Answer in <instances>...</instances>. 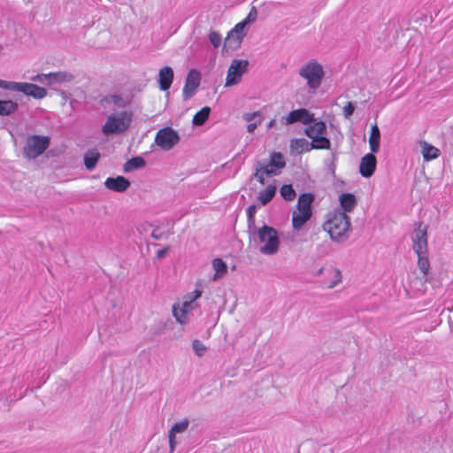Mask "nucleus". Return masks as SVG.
<instances>
[{
	"label": "nucleus",
	"instance_id": "1",
	"mask_svg": "<svg viewBox=\"0 0 453 453\" xmlns=\"http://www.w3.org/2000/svg\"><path fill=\"white\" fill-rule=\"evenodd\" d=\"M323 229L333 241L343 242L348 239L351 231L350 218L345 212L335 211L328 215Z\"/></svg>",
	"mask_w": 453,
	"mask_h": 453
},
{
	"label": "nucleus",
	"instance_id": "2",
	"mask_svg": "<svg viewBox=\"0 0 453 453\" xmlns=\"http://www.w3.org/2000/svg\"><path fill=\"white\" fill-rule=\"evenodd\" d=\"M285 165L283 155L280 152H273L269 162H257L254 177L261 185H264L265 178L278 175Z\"/></svg>",
	"mask_w": 453,
	"mask_h": 453
},
{
	"label": "nucleus",
	"instance_id": "3",
	"mask_svg": "<svg viewBox=\"0 0 453 453\" xmlns=\"http://www.w3.org/2000/svg\"><path fill=\"white\" fill-rule=\"evenodd\" d=\"M313 201L314 196L311 193H303L299 196L296 207L292 213V226L294 229L300 230L311 219Z\"/></svg>",
	"mask_w": 453,
	"mask_h": 453
},
{
	"label": "nucleus",
	"instance_id": "4",
	"mask_svg": "<svg viewBox=\"0 0 453 453\" xmlns=\"http://www.w3.org/2000/svg\"><path fill=\"white\" fill-rule=\"evenodd\" d=\"M305 128L304 134L311 139V147L314 150H329L331 146L330 140L326 137V126L319 120L313 121Z\"/></svg>",
	"mask_w": 453,
	"mask_h": 453
},
{
	"label": "nucleus",
	"instance_id": "5",
	"mask_svg": "<svg viewBox=\"0 0 453 453\" xmlns=\"http://www.w3.org/2000/svg\"><path fill=\"white\" fill-rule=\"evenodd\" d=\"M259 242L264 243L260 252L265 255H273L278 252L280 238L278 232L272 226H263L257 230Z\"/></svg>",
	"mask_w": 453,
	"mask_h": 453
},
{
	"label": "nucleus",
	"instance_id": "6",
	"mask_svg": "<svg viewBox=\"0 0 453 453\" xmlns=\"http://www.w3.org/2000/svg\"><path fill=\"white\" fill-rule=\"evenodd\" d=\"M299 75L306 80L310 88H318L325 76L323 66L317 60H311L299 71Z\"/></svg>",
	"mask_w": 453,
	"mask_h": 453
},
{
	"label": "nucleus",
	"instance_id": "7",
	"mask_svg": "<svg viewBox=\"0 0 453 453\" xmlns=\"http://www.w3.org/2000/svg\"><path fill=\"white\" fill-rule=\"evenodd\" d=\"M131 123V113L122 111L119 114H111L108 117L105 124L102 127L104 135L120 134L128 129Z\"/></svg>",
	"mask_w": 453,
	"mask_h": 453
},
{
	"label": "nucleus",
	"instance_id": "8",
	"mask_svg": "<svg viewBox=\"0 0 453 453\" xmlns=\"http://www.w3.org/2000/svg\"><path fill=\"white\" fill-rule=\"evenodd\" d=\"M50 142L49 136L37 134L28 136L23 148L24 156L28 159L36 158L49 148Z\"/></svg>",
	"mask_w": 453,
	"mask_h": 453
},
{
	"label": "nucleus",
	"instance_id": "9",
	"mask_svg": "<svg viewBox=\"0 0 453 453\" xmlns=\"http://www.w3.org/2000/svg\"><path fill=\"white\" fill-rule=\"evenodd\" d=\"M249 62L246 59H234L227 70L226 78V86L231 87L238 84L242 76L248 70Z\"/></svg>",
	"mask_w": 453,
	"mask_h": 453
},
{
	"label": "nucleus",
	"instance_id": "10",
	"mask_svg": "<svg viewBox=\"0 0 453 453\" xmlns=\"http://www.w3.org/2000/svg\"><path fill=\"white\" fill-rule=\"evenodd\" d=\"M245 27L246 22H239L228 32L223 50H234L240 47L243 37L246 35Z\"/></svg>",
	"mask_w": 453,
	"mask_h": 453
},
{
	"label": "nucleus",
	"instance_id": "11",
	"mask_svg": "<svg viewBox=\"0 0 453 453\" xmlns=\"http://www.w3.org/2000/svg\"><path fill=\"white\" fill-rule=\"evenodd\" d=\"M179 134L171 127L159 129L155 137L156 144L164 150H171L179 142Z\"/></svg>",
	"mask_w": 453,
	"mask_h": 453
},
{
	"label": "nucleus",
	"instance_id": "12",
	"mask_svg": "<svg viewBox=\"0 0 453 453\" xmlns=\"http://www.w3.org/2000/svg\"><path fill=\"white\" fill-rule=\"evenodd\" d=\"M412 247L417 255L428 253L427 247V226L422 223H418L414 230L412 237Z\"/></svg>",
	"mask_w": 453,
	"mask_h": 453
},
{
	"label": "nucleus",
	"instance_id": "13",
	"mask_svg": "<svg viewBox=\"0 0 453 453\" xmlns=\"http://www.w3.org/2000/svg\"><path fill=\"white\" fill-rule=\"evenodd\" d=\"M319 273L323 276L321 283L326 288H333L342 281V273L337 268L323 267L319 270Z\"/></svg>",
	"mask_w": 453,
	"mask_h": 453
},
{
	"label": "nucleus",
	"instance_id": "14",
	"mask_svg": "<svg viewBox=\"0 0 453 453\" xmlns=\"http://www.w3.org/2000/svg\"><path fill=\"white\" fill-rule=\"evenodd\" d=\"M14 91L21 92L35 99H42L47 96V90L44 88L28 82H16Z\"/></svg>",
	"mask_w": 453,
	"mask_h": 453
},
{
	"label": "nucleus",
	"instance_id": "15",
	"mask_svg": "<svg viewBox=\"0 0 453 453\" xmlns=\"http://www.w3.org/2000/svg\"><path fill=\"white\" fill-rule=\"evenodd\" d=\"M285 125H292L296 122H301L308 125L313 121V115L306 109L300 108L294 110L289 114L282 119Z\"/></svg>",
	"mask_w": 453,
	"mask_h": 453
},
{
	"label": "nucleus",
	"instance_id": "16",
	"mask_svg": "<svg viewBox=\"0 0 453 453\" xmlns=\"http://www.w3.org/2000/svg\"><path fill=\"white\" fill-rule=\"evenodd\" d=\"M200 80L201 76L198 71L192 69L188 72L182 91L185 99L190 98L193 96L200 84Z\"/></svg>",
	"mask_w": 453,
	"mask_h": 453
},
{
	"label": "nucleus",
	"instance_id": "17",
	"mask_svg": "<svg viewBox=\"0 0 453 453\" xmlns=\"http://www.w3.org/2000/svg\"><path fill=\"white\" fill-rule=\"evenodd\" d=\"M377 159L373 153L365 155L360 161L359 173L365 178L371 177L376 169Z\"/></svg>",
	"mask_w": 453,
	"mask_h": 453
},
{
	"label": "nucleus",
	"instance_id": "18",
	"mask_svg": "<svg viewBox=\"0 0 453 453\" xmlns=\"http://www.w3.org/2000/svg\"><path fill=\"white\" fill-rule=\"evenodd\" d=\"M104 186L114 192H124L129 188L130 181L123 176L109 177L105 180Z\"/></svg>",
	"mask_w": 453,
	"mask_h": 453
},
{
	"label": "nucleus",
	"instance_id": "19",
	"mask_svg": "<svg viewBox=\"0 0 453 453\" xmlns=\"http://www.w3.org/2000/svg\"><path fill=\"white\" fill-rule=\"evenodd\" d=\"M311 150H314V148L311 147V142H309L304 138H296L290 141L289 150L291 155H300Z\"/></svg>",
	"mask_w": 453,
	"mask_h": 453
},
{
	"label": "nucleus",
	"instance_id": "20",
	"mask_svg": "<svg viewBox=\"0 0 453 453\" xmlns=\"http://www.w3.org/2000/svg\"><path fill=\"white\" fill-rule=\"evenodd\" d=\"M173 81V71L170 66H164L158 73L159 88L165 91L170 88Z\"/></svg>",
	"mask_w": 453,
	"mask_h": 453
},
{
	"label": "nucleus",
	"instance_id": "21",
	"mask_svg": "<svg viewBox=\"0 0 453 453\" xmlns=\"http://www.w3.org/2000/svg\"><path fill=\"white\" fill-rule=\"evenodd\" d=\"M188 427V420L184 419L179 423L174 424L169 431V446L170 452L173 453L175 449L176 440L175 435L179 433L185 432Z\"/></svg>",
	"mask_w": 453,
	"mask_h": 453
},
{
	"label": "nucleus",
	"instance_id": "22",
	"mask_svg": "<svg viewBox=\"0 0 453 453\" xmlns=\"http://www.w3.org/2000/svg\"><path fill=\"white\" fill-rule=\"evenodd\" d=\"M380 132L376 124L372 126L369 136V145L372 153H377L380 149Z\"/></svg>",
	"mask_w": 453,
	"mask_h": 453
},
{
	"label": "nucleus",
	"instance_id": "23",
	"mask_svg": "<svg viewBox=\"0 0 453 453\" xmlns=\"http://www.w3.org/2000/svg\"><path fill=\"white\" fill-rule=\"evenodd\" d=\"M340 203L343 209L342 212H351L357 205V200L353 194L344 193L340 196Z\"/></svg>",
	"mask_w": 453,
	"mask_h": 453
},
{
	"label": "nucleus",
	"instance_id": "24",
	"mask_svg": "<svg viewBox=\"0 0 453 453\" xmlns=\"http://www.w3.org/2000/svg\"><path fill=\"white\" fill-rule=\"evenodd\" d=\"M100 158V153L97 150L92 149L88 150L84 155V165L88 170H92L96 167Z\"/></svg>",
	"mask_w": 453,
	"mask_h": 453
},
{
	"label": "nucleus",
	"instance_id": "25",
	"mask_svg": "<svg viewBox=\"0 0 453 453\" xmlns=\"http://www.w3.org/2000/svg\"><path fill=\"white\" fill-rule=\"evenodd\" d=\"M44 76L48 80L49 84L54 82L71 81L73 79V76L71 73L65 72L50 73Z\"/></svg>",
	"mask_w": 453,
	"mask_h": 453
},
{
	"label": "nucleus",
	"instance_id": "26",
	"mask_svg": "<svg viewBox=\"0 0 453 453\" xmlns=\"http://www.w3.org/2000/svg\"><path fill=\"white\" fill-rule=\"evenodd\" d=\"M422 156L425 161H430L440 156L439 149L424 142L422 143Z\"/></svg>",
	"mask_w": 453,
	"mask_h": 453
},
{
	"label": "nucleus",
	"instance_id": "27",
	"mask_svg": "<svg viewBox=\"0 0 453 453\" xmlns=\"http://www.w3.org/2000/svg\"><path fill=\"white\" fill-rule=\"evenodd\" d=\"M276 187L273 185L267 186L264 190L258 193L257 199L261 205L267 204L275 196Z\"/></svg>",
	"mask_w": 453,
	"mask_h": 453
},
{
	"label": "nucleus",
	"instance_id": "28",
	"mask_svg": "<svg viewBox=\"0 0 453 453\" xmlns=\"http://www.w3.org/2000/svg\"><path fill=\"white\" fill-rule=\"evenodd\" d=\"M19 105L12 100H0V116H9L17 111Z\"/></svg>",
	"mask_w": 453,
	"mask_h": 453
},
{
	"label": "nucleus",
	"instance_id": "29",
	"mask_svg": "<svg viewBox=\"0 0 453 453\" xmlns=\"http://www.w3.org/2000/svg\"><path fill=\"white\" fill-rule=\"evenodd\" d=\"M212 266L215 270L213 280H217L227 273L226 264L221 258H214L212 260Z\"/></svg>",
	"mask_w": 453,
	"mask_h": 453
},
{
	"label": "nucleus",
	"instance_id": "30",
	"mask_svg": "<svg viewBox=\"0 0 453 453\" xmlns=\"http://www.w3.org/2000/svg\"><path fill=\"white\" fill-rule=\"evenodd\" d=\"M211 113V108L209 106L203 107L200 111H198L193 117V124L195 126H202L203 125Z\"/></svg>",
	"mask_w": 453,
	"mask_h": 453
},
{
	"label": "nucleus",
	"instance_id": "31",
	"mask_svg": "<svg viewBox=\"0 0 453 453\" xmlns=\"http://www.w3.org/2000/svg\"><path fill=\"white\" fill-rule=\"evenodd\" d=\"M145 164L146 162L144 158L142 157H132L131 159L127 160L125 163L124 172L128 173L138 168H142L143 166H145Z\"/></svg>",
	"mask_w": 453,
	"mask_h": 453
},
{
	"label": "nucleus",
	"instance_id": "32",
	"mask_svg": "<svg viewBox=\"0 0 453 453\" xmlns=\"http://www.w3.org/2000/svg\"><path fill=\"white\" fill-rule=\"evenodd\" d=\"M418 256V267L424 276H427L430 272V261L428 253H422Z\"/></svg>",
	"mask_w": 453,
	"mask_h": 453
},
{
	"label": "nucleus",
	"instance_id": "33",
	"mask_svg": "<svg viewBox=\"0 0 453 453\" xmlns=\"http://www.w3.org/2000/svg\"><path fill=\"white\" fill-rule=\"evenodd\" d=\"M280 193L283 199L288 202L293 201L296 196L295 189L290 184L283 185L280 188Z\"/></svg>",
	"mask_w": 453,
	"mask_h": 453
},
{
	"label": "nucleus",
	"instance_id": "34",
	"mask_svg": "<svg viewBox=\"0 0 453 453\" xmlns=\"http://www.w3.org/2000/svg\"><path fill=\"white\" fill-rule=\"evenodd\" d=\"M173 315L178 322L180 324H184L187 321V316H188V310L182 309L179 305H173Z\"/></svg>",
	"mask_w": 453,
	"mask_h": 453
},
{
	"label": "nucleus",
	"instance_id": "35",
	"mask_svg": "<svg viewBox=\"0 0 453 453\" xmlns=\"http://www.w3.org/2000/svg\"><path fill=\"white\" fill-rule=\"evenodd\" d=\"M192 295V296H188L187 300L183 301L180 306L182 309L188 310V312L193 310L192 303L201 296L202 292L200 290H195Z\"/></svg>",
	"mask_w": 453,
	"mask_h": 453
},
{
	"label": "nucleus",
	"instance_id": "36",
	"mask_svg": "<svg viewBox=\"0 0 453 453\" xmlns=\"http://www.w3.org/2000/svg\"><path fill=\"white\" fill-rule=\"evenodd\" d=\"M209 39L211 43L213 45L214 48H218L221 43V35L215 31H211L209 34Z\"/></svg>",
	"mask_w": 453,
	"mask_h": 453
},
{
	"label": "nucleus",
	"instance_id": "37",
	"mask_svg": "<svg viewBox=\"0 0 453 453\" xmlns=\"http://www.w3.org/2000/svg\"><path fill=\"white\" fill-rule=\"evenodd\" d=\"M104 101L113 103L114 104L123 107L125 106L124 99L118 95H111L104 98Z\"/></svg>",
	"mask_w": 453,
	"mask_h": 453
},
{
	"label": "nucleus",
	"instance_id": "38",
	"mask_svg": "<svg viewBox=\"0 0 453 453\" xmlns=\"http://www.w3.org/2000/svg\"><path fill=\"white\" fill-rule=\"evenodd\" d=\"M193 349L195 350V352L196 353L197 356L201 357L203 355L204 351L206 350V347L204 346V344L200 342L199 340H195L193 342Z\"/></svg>",
	"mask_w": 453,
	"mask_h": 453
},
{
	"label": "nucleus",
	"instance_id": "39",
	"mask_svg": "<svg viewBox=\"0 0 453 453\" xmlns=\"http://www.w3.org/2000/svg\"><path fill=\"white\" fill-rule=\"evenodd\" d=\"M257 18V11L256 7H252L247 17L242 21L246 22V26L256 21Z\"/></svg>",
	"mask_w": 453,
	"mask_h": 453
},
{
	"label": "nucleus",
	"instance_id": "40",
	"mask_svg": "<svg viewBox=\"0 0 453 453\" xmlns=\"http://www.w3.org/2000/svg\"><path fill=\"white\" fill-rule=\"evenodd\" d=\"M15 84H16L15 81H6L0 80V88L7 89V90L14 91Z\"/></svg>",
	"mask_w": 453,
	"mask_h": 453
},
{
	"label": "nucleus",
	"instance_id": "41",
	"mask_svg": "<svg viewBox=\"0 0 453 453\" xmlns=\"http://www.w3.org/2000/svg\"><path fill=\"white\" fill-rule=\"evenodd\" d=\"M257 212V206L256 205H250L248 207L247 209V217H248V220L250 222H254V219H255V214Z\"/></svg>",
	"mask_w": 453,
	"mask_h": 453
},
{
	"label": "nucleus",
	"instance_id": "42",
	"mask_svg": "<svg viewBox=\"0 0 453 453\" xmlns=\"http://www.w3.org/2000/svg\"><path fill=\"white\" fill-rule=\"evenodd\" d=\"M354 110H355L354 105L352 104V103L349 102V103L347 104V105H346V106L344 107V109H343L344 115H345L346 117H349L350 115H352V114H353Z\"/></svg>",
	"mask_w": 453,
	"mask_h": 453
},
{
	"label": "nucleus",
	"instance_id": "43",
	"mask_svg": "<svg viewBox=\"0 0 453 453\" xmlns=\"http://www.w3.org/2000/svg\"><path fill=\"white\" fill-rule=\"evenodd\" d=\"M167 248L165 249H161L157 251V258H162L165 256L166 252H167Z\"/></svg>",
	"mask_w": 453,
	"mask_h": 453
},
{
	"label": "nucleus",
	"instance_id": "44",
	"mask_svg": "<svg viewBox=\"0 0 453 453\" xmlns=\"http://www.w3.org/2000/svg\"><path fill=\"white\" fill-rule=\"evenodd\" d=\"M257 128V124L250 123L247 126V130L249 133H252Z\"/></svg>",
	"mask_w": 453,
	"mask_h": 453
},
{
	"label": "nucleus",
	"instance_id": "45",
	"mask_svg": "<svg viewBox=\"0 0 453 453\" xmlns=\"http://www.w3.org/2000/svg\"><path fill=\"white\" fill-rule=\"evenodd\" d=\"M274 125H275V119H272V120L268 123L267 127H268V128H271V127H273Z\"/></svg>",
	"mask_w": 453,
	"mask_h": 453
},
{
	"label": "nucleus",
	"instance_id": "46",
	"mask_svg": "<svg viewBox=\"0 0 453 453\" xmlns=\"http://www.w3.org/2000/svg\"><path fill=\"white\" fill-rule=\"evenodd\" d=\"M257 113H253V114H249L247 117H246V119L247 120H251L252 117H254Z\"/></svg>",
	"mask_w": 453,
	"mask_h": 453
}]
</instances>
